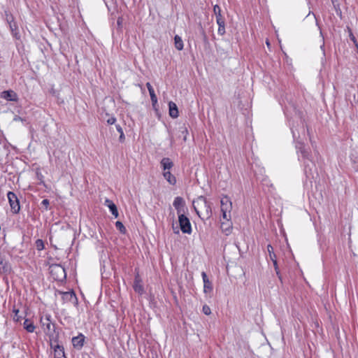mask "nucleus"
Returning a JSON list of instances; mask_svg holds the SVG:
<instances>
[{
	"label": "nucleus",
	"instance_id": "obj_4",
	"mask_svg": "<svg viewBox=\"0 0 358 358\" xmlns=\"http://www.w3.org/2000/svg\"><path fill=\"white\" fill-rule=\"evenodd\" d=\"M178 222L181 231L185 234H191L192 227L189 218L183 213L178 215Z\"/></svg>",
	"mask_w": 358,
	"mask_h": 358
},
{
	"label": "nucleus",
	"instance_id": "obj_39",
	"mask_svg": "<svg viewBox=\"0 0 358 358\" xmlns=\"http://www.w3.org/2000/svg\"><path fill=\"white\" fill-rule=\"evenodd\" d=\"M122 20H122V17H118L117 21V25H118L119 27H120V26H121V24H122Z\"/></svg>",
	"mask_w": 358,
	"mask_h": 358
},
{
	"label": "nucleus",
	"instance_id": "obj_40",
	"mask_svg": "<svg viewBox=\"0 0 358 358\" xmlns=\"http://www.w3.org/2000/svg\"><path fill=\"white\" fill-rule=\"evenodd\" d=\"M266 45L269 48L271 44L268 40L266 41Z\"/></svg>",
	"mask_w": 358,
	"mask_h": 358
},
{
	"label": "nucleus",
	"instance_id": "obj_8",
	"mask_svg": "<svg viewBox=\"0 0 358 358\" xmlns=\"http://www.w3.org/2000/svg\"><path fill=\"white\" fill-rule=\"evenodd\" d=\"M133 287L135 292L140 294H142L144 292L142 281L138 274L135 276Z\"/></svg>",
	"mask_w": 358,
	"mask_h": 358
},
{
	"label": "nucleus",
	"instance_id": "obj_22",
	"mask_svg": "<svg viewBox=\"0 0 358 358\" xmlns=\"http://www.w3.org/2000/svg\"><path fill=\"white\" fill-rule=\"evenodd\" d=\"M61 294H62V298L64 300L71 301L76 298L75 294L72 292H62Z\"/></svg>",
	"mask_w": 358,
	"mask_h": 358
},
{
	"label": "nucleus",
	"instance_id": "obj_10",
	"mask_svg": "<svg viewBox=\"0 0 358 358\" xmlns=\"http://www.w3.org/2000/svg\"><path fill=\"white\" fill-rule=\"evenodd\" d=\"M1 97L8 101H15L17 99V94L12 90L3 91L1 93Z\"/></svg>",
	"mask_w": 358,
	"mask_h": 358
},
{
	"label": "nucleus",
	"instance_id": "obj_17",
	"mask_svg": "<svg viewBox=\"0 0 358 358\" xmlns=\"http://www.w3.org/2000/svg\"><path fill=\"white\" fill-rule=\"evenodd\" d=\"M161 164L163 167V169L164 171L169 170L173 166V162L171 161V159L168 157H164L161 161Z\"/></svg>",
	"mask_w": 358,
	"mask_h": 358
},
{
	"label": "nucleus",
	"instance_id": "obj_23",
	"mask_svg": "<svg viewBox=\"0 0 358 358\" xmlns=\"http://www.w3.org/2000/svg\"><path fill=\"white\" fill-rule=\"evenodd\" d=\"M217 24H218V34L221 36L224 35L225 33V21H220L217 22Z\"/></svg>",
	"mask_w": 358,
	"mask_h": 358
},
{
	"label": "nucleus",
	"instance_id": "obj_26",
	"mask_svg": "<svg viewBox=\"0 0 358 358\" xmlns=\"http://www.w3.org/2000/svg\"><path fill=\"white\" fill-rule=\"evenodd\" d=\"M296 148L299 150L303 157H308V152L306 151V150L304 148V146L301 143H300L299 145H297Z\"/></svg>",
	"mask_w": 358,
	"mask_h": 358
},
{
	"label": "nucleus",
	"instance_id": "obj_9",
	"mask_svg": "<svg viewBox=\"0 0 358 358\" xmlns=\"http://www.w3.org/2000/svg\"><path fill=\"white\" fill-rule=\"evenodd\" d=\"M85 336L83 334H80L78 336H75L72 338V343L74 348L80 349L84 344Z\"/></svg>",
	"mask_w": 358,
	"mask_h": 358
},
{
	"label": "nucleus",
	"instance_id": "obj_34",
	"mask_svg": "<svg viewBox=\"0 0 358 358\" xmlns=\"http://www.w3.org/2000/svg\"><path fill=\"white\" fill-rule=\"evenodd\" d=\"M116 122V118L115 117H110L107 120V123L109 124H113Z\"/></svg>",
	"mask_w": 358,
	"mask_h": 358
},
{
	"label": "nucleus",
	"instance_id": "obj_21",
	"mask_svg": "<svg viewBox=\"0 0 358 358\" xmlns=\"http://www.w3.org/2000/svg\"><path fill=\"white\" fill-rule=\"evenodd\" d=\"M24 328L28 331V332H34L35 329V327L34 324L30 322L29 320H25L24 322Z\"/></svg>",
	"mask_w": 358,
	"mask_h": 358
},
{
	"label": "nucleus",
	"instance_id": "obj_20",
	"mask_svg": "<svg viewBox=\"0 0 358 358\" xmlns=\"http://www.w3.org/2000/svg\"><path fill=\"white\" fill-rule=\"evenodd\" d=\"M54 355L55 358H62L64 357V348L58 345L55 346L54 349Z\"/></svg>",
	"mask_w": 358,
	"mask_h": 358
},
{
	"label": "nucleus",
	"instance_id": "obj_3",
	"mask_svg": "<svg viewBox=\"0 0 358 358\" xmlns=\"http://www.w3.org/2000/svg\"><path fill=\"white\" fill-rule=\"evenodd\" d=\"M7 197L12 212L15 214L18 213L20 210V201L16 194L13 192H8Z\"/></svg>",
	"mask_w": 358,
	"mask_h": 358
},
{
	"label": "nucleus",
	"instance_id": "obj_32",
	"mask_svg": "<svg viewBox=\"0 0 358 358\" xmlns=\"http://www.w3.org/2000/svg\"><path fill=\"white\" fill-rule=\"evenodd\" d=\"M41 204L45 207V210H48L49 208L50 201L48 199H43L41 202Z\"/></svg>",
	"mask_w": 358,
	"mask_h": 358
},
{
	"label": "nucleus",
	"instance_id": "obj_29",
	"mask_svg": "<svg viewBox=\"0 0 358 358\" xmlns=\"http://www.w3.org/2000/svg\"><path fill=\"white\" fill-rule=\"evenodd\" d=\"M203 313L206 315H209L211 313L210 308L208 306L204 305L202 308Z\"/></svg>",
	"mask_w": 358,
	"mask_h": 358
},
{
	"label": "nucleus",
	"instance_id": "obj_27",
	"mask_svg": "<svg viewBox=\"0 0 358 358\" xmlns=\"http://www.w3.org/2000/svg\"><path fill=\"white\" fill-rule=\"evenodd\" d=\"M115 227L121 233L124 234L126 232V229L120 221L115 222Z\"/></svg>",
	"mask_w": 358,
	"mask_h": 358
},
{
	"label": "nucleus",
	"instance_id": "obj_16",
	"mask_svg": "<svg viewBox=\"0 0 358 358\" xmlns=\"http://www.w3.org/2000/svg\"><path fill=\"white\" fill-rule=\"evenodd\" d=\"M0 270L4 273H9L11 270L10 266L7 261L0 257Z\"/></svg>",
	"mask_w": 358,
	"mask_h": 358
},
{
	"label": "nucleus",
	"instance_id": "obj_1",
	"mask_svg": "<svg viewBox=\"0 0 358 358\" xmlns=\"http://www.w3.org/2000/svg\"><path fill=\"white\" fill-rule=\"evenodd\" d=\"M193 207L201 219H208L211 215V208L205 197L201 196L193 201Z\"/></svg>",
	"mask_w": 358,
	"mask_h": 358
},
{
	"label": "nucleus",
	"instance_id": "obj_7",
	"mask_svg": "<svg viewBox=\"0 0 358 358\" xmlns=\"http://www.w3.org/2000/svg\"><path fill=\"white\" fill-rule=\"evenodd\" d=\"M173 205L176 209L178 215L182 214V213L184 212L185 201L182 197H176L173 201Z\"/></svg>",
	"mask_w": 358,
	"mask_h": 358
},
{
	"label": "nucleus",
	"instance_id": "obj_35",
	"mask_svg": "<svg viewBox=\"0 0 358 358\" xmlns=\"http://www.w3.org/2000/svg\"><path fill=\"white\" fill-rule=\"evenodd\" d=\"M201 275H202L203 283L206 282V281H210L205 272H202Z\"/></svg>",
	"mask_w": 358,
	"mask_h": 358
},
{
	"label": "nucleus",
	"instance_id": "obj_14",
	"mask_svg": "<svg viewBox=\"0 0 358 358\" xmlns=\"http://www.w3.org/2000/svg\"><path fill=\"white\" fill-rule=\"evenodd\" d=\"M232 207L231 202L229 201V199L227 196L224 197L221 200V210H224V208L229 209V213L231 212Z\"/></svg>",
	"mask_w": 358,
	"mask_h": 358
},
{
	"label": "nucleus",
	"instance_id": "obj_11",
	"mask_svg": "<svg viewBox=\"0 0 358 358\" xmlns=\"http://www.w3.org/2000/svg\"><path fill=\"white\" fill-rule=\"evenodd\" d=\"M105 204L108 207L111 213L115 216V217H117L119 213L116 205L108 199H106Z\"/></svg>",
	"mask_w": 358,
	"mask_h": 358
},
{
	"label": "nucleus",
	"instance_id": "obj_38",
	"mask_svg": "<svg viewBox=\"0 0 358 358\" xmlns=\"http://www.w3.org/2000/svg\"><path fill=\"white\" fill-rule=\"evenodd\" d=\"M182 133L185 134V136H184V141H186L187 134V130L185 128H184V129L182 131Z\"/></svg>",
	"mask_w": 358,
	"mask_h": 358
},
{
	"label": "nucleus",
	"instance_id": "obj_31",
	"mask_svg": "<svg viewBox=\"0 0 358 358\" xmlns=\"http://www.w3.org/2000/svg\"><path fill=\"white\" fill-rule=\"evenodd\" d=\"M272 262L273 263V266H274L275 270L276 271V274L278 275V278L280 279H281V277H280V271H279L278 266L277 259L272 260Z\"/></svg>",
	"mask_w": 358,
	"mask_h": 358
},
{
	"label": "nucleus",
	"instance_id": "obj_6",
	"mask_svg": "<svg viewBox=\"0 0 358 358\" xmlns=\"http://www.w3.org/2000/svg\"><path fill=\"white\" fill-rule=\"evenodd\" d=\"M221 211L222 213L223 219L227 222V223L222 222L221 227L225 231H229V227L231 225V223L229 222L230 219H231V212L229 213V209H227V208H224V210H221Z\"/></svg>",
	"mask_w": 358,
	"mask_h": 358
},
{
	"label": "nucleus",
	"instance_id": "obj_13",
	"mask_svg": "<svg viewBox=\"0 0 358 358\" xmlns=\"http://www.w3.org/2000/svg\"><path fill=\"white\" fill-rule=\"evenodd\" d=\"M169 115L173 118L178 117V110L176 104L172 101L169 103Z\"/></svg>",
	"mask_w": 358,
	"mask_h": 358
},
{
	"label": "nucleus",
	"instance_id": "obj_37",
	"mask_svg": "<svg viewBox=\"0 0 358 358\" xmlns=\"http://www.w3.org/2000/svg\"><path fill=\"white\" fill-rule=\"evenodd\" d=\"M120 141L121 142L124 141L125 137H124V132H122V133H120Z\"/></svg>",
	"mask_w": 358,
	"mask_h": 358
},
{
	"label": "nucleus",
	"instance_id": "obj_2",
	"mask_svg": "<svg viewBox=\"0 0 358 358\" xmlns=\"http://www.w3.org/2000/svg\"><path fill=\"white\" fill-rule=\"evenodd\" d=\"M52 277L58 281H63L66 279V274L65 269L59 264H53L50 267Z\"/></svg>",
	"mask_w": 358,
	"mask_h": 358
},
{
	"label": "nucleus",
	"instance_id": "obj_12",
	"mask_svg": "<svg viewBox=\"0 0 358 358\" xmlns=\"http://www.w3.org/2000/svg\"><path fill=\"white\" fill-rule=\"evenodd\" d=\"M146 87L149 91V94H150V99H151V101H152V106L153 107H155L156 104L157 103V96L155 93V91H154V89L153 87H152V85H150V83H147L146 84Z\"/></svg>",
	"mask_w": 358,
	"mask_h": 358
},
{
	"label": "nucleus",
	"instance_id": "obj_33",
	"mask_svg": "<svg viewBox=\"0 0 358 358\" xmlns=\"http://www.w3.org/2000/svg\"><path fill=\"white\" fill-rule=\"evenodd\" d=\"M15 315L13 316V320L16 322L20 321V317L18 315L19 310H13Z\"/></svg>",
	"mask_w": 358,
	"mask_h": 358
},
{
	"label": "nucleus",
	"instance_id": "obj_19",
	"mask_svg": "<svg viewBox=\"0 0 358 358\" xmlns=\"http://www.w3.org/2000/svg\"><path fill=\"white\" fill-rule=\"evenodd\" d=\"M174 45H175V48L178 50H182L183 49L184 45H183V41H182L181 37H180L178 35L175 36V37H174Z\"/></svg>",
	"mask_w": 358,
	"mask_h": 358
},
{
	"label": "nucleus",
	"instance_id": "obj_25",
	"mask_svg": "<svg viewBox=\"0 0 358 358\" xmlns=\"http://www.w3.org/2000/svg\"><path fill=\"white\" fill-rule=\"evenodd\" d=\"M267 250H268V255H269L270 259L271 261L276 259V256H275V255L274 253L273 248L271 245H267Z\"/></svg>",
	"mask_w": 358,
	"mask_h": 358
},
{
	"label": "nucleus",
	"instance_id": "obj_30",
	"mask_svg": "<svg viewBox=\"0 0 358 358\" xmlns=\"http://www.w3.org/2000/svg\"><path fill=\"white\" fill-rule=\"evenodd\" d=\"M349 29V36H350V39L353 41V43L355 45V46L358 47V44H357V41L356 40V38L353 35L352 31L350 29Z\"/></svg>",
	"mask_w": 358,
	"mask_h": 358
},
{
	"label": "nucleus",
	"instance_id": "obj_36",
	"mask_svg": "<svg viewBox=\"0 0 358 358\" xmlns=\"http://www.w3.org/2000/svg\"><path fill=\"white\" fill-rule=\"evenodd\" d=\"M115 127H116L117 131L119 133H122V132H123V130H122V127H121V126H120V125L117 124V125L115 126Z\"/></svg>",
	"mask_w": 358,
	"mask_h": 358
},
{
	"label": "nucleus",
	"instance_id": "obj_18",
	"mask_svg": "<svg viewBox=\"0 0 358 358\" xmlns=\"http://www.w3.org/2000/svg\"><path fill=\"white\" fill-rule=\"evenodd\" d=\"M164 178L171 184L174 185L176 182V179L174 176H173L171 172L168 170L167 171H164L163 173Z\"/></svg>",
	"mask_w": 358,
	"mask_h": 358
},
{
	"label": "nucleus",
	"instance_id": "obj_15",
	"mask_svg": "<svg viewBox=\"0 0 358 358\" xmlns=\"http://www.w3.org/2000/svg\"><path fill=\"white\" fill-rule=\"evenodd\" d=\"M222 10L220 7L218 5H215L213 7V13L216 17V22H219L220 21L224 20V17L222 15L221 13Z\"/></svg>",
	"mask_w": 358,
	"mask_h": 358
},
{
	"label": "nucleus",
	"instance_id": "obj_28",
	"mask_svg": "<svg viewBox=\"0 0 358 358\" xmlns=\"http://www.w3.org/2000/svg\"><path fill=\"white\" fill-rule=\"evenodd\" d=\"M36 248L38 250H41L44 248V243H43V241L41 239H38L36 241Z\"/></svg>",
	"mask_w": 358,
	"mask_h": 358
},
{
	"label": "nucleus",
	"instance_id": "obj_24",
	"mask_svg": "<svg viewBox=\"0 0 358 358\" xmlns=\"http://www.w3.org/2000/svg\"><path fill=\"white\" fill-rule=\"evenodd\" d=\"M213 290V285L210 281H206L203 283V292L206 294L210 293Z\"/></svg>",
	"mask_w": 358,
	"mask_h": 358
},
{
	"label": "nucleus",
	"instance_id": "obj_5",
	"mask_svg": "<svg viewBox=\"0 0 358 358\" xmlns=\"http://www.w3.org/2000/svg\"><path fill=\"white\" fill-rule=\"evenodd\" d=\"M41 322L45 334L52 336L55 331V324L50 321V316L45 315L41 317Z\"/></svg>",
	"mask_w": 358,
	"mask_h": 358
}]
</instances>
